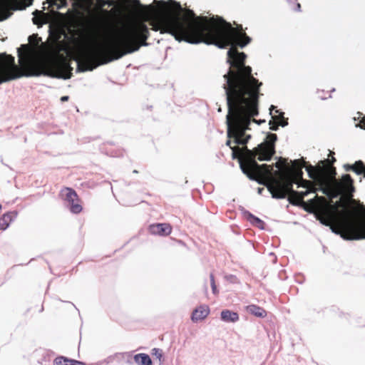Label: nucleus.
<instances>
[{
	"instance_id": "412c9836",
	"label": "nucleus",
	"mask_w": 365,
	"mask_h": 365,
	"mask_svg": "<svg viewBox=\"0 0 365 365\" xmlns=\"http://www.w3.org/2000/svg\"><path fill=\"white\" fill-rule=\"evenodd\" d=\"M61 192H65V200L68 202L70 201H73L74 200H78V195L76 192L71 187H65L61 190Z\"/></svg>"
},
{
	"instance_id": "a878e982",
	"label": "nucleus",
	"mask_w": 365,
	"mask_h": 365,
	"mask_svg": "<svg viewBox=\"0 0 365 365\" xmlns=\"http://www.w3.org/2000/svg\"><path fill=\"white\" fill-rule=\"evenodd\" d=\"M151 354L154 356H155L160 362V364L163 362V352L160 349L158 348H153L151 351Z\"/></svg>"
},
{
	"instance_id": "aec40b11",
	"label": "nucleus",
	"mask_w": 365,
	"mask_h": 365,
	"mask_svg": "<svg viewBox=\"0 0 365 365\" xmlns=\"http://www.w3.org/2000/svg\"><path fill=\"white\" fill-rule=\"evenodd\" d=\"M77 364H79V361L63 356H57L53 360V365H77Z\"/></svg>"
},
{
	"instance_id": "f257e3e1",
	"label": "nucleus",
	"mask_w": 365,
	"mask_h": 365,
	"mask_svg": "<svg viewBox=\"0 0 365 365\" xmlns=\"http://www.w3.org/2000/svg\"><path fill=\"white\" fill-rule=\"evenodd\" d=\"M239 40L230 46L240 47ZM227 63L229 68L223 75V88L226 95L228 113L226 116L227 138H234V143L238 145L247 144L252 138L247 131L250 125L255 123L261 125L265 120H255L259 115V89L262 83L252 75V68L245 64L247 57L245 52L231 47L227 51Z\"/></svg>"
},
{
	"instance_id": "c85d7f7f",
	"label": "nucleus",
	"mask_w": 365,
	"mask_h": 365,
	"mask_svg": "<svg viewBox=\"0 0 365 365\" xmlns=\"http://www.w3.org/2000/svg\"><path fill=\"white\" fill-rule=\"evenodd\" d=\"M53 6H55L58 10L65 8L68 6L67 0H56L55 2L51 3Z\"/></svg>"
},
{
	"instance_id": "7c9ffc66",
	"label": "nucleus",
	"mask_w": 365,
	"mask_h": 365,
	"mask_svg": "<svg viewBox=\"0 0 365 365\" xmlns=\"http://www.w3.org/2000/svg\"><path fill=\"white\" fill-rule=\"evenodd\" d=\"M210 286L212 288V293L215 294L218 292V291H217V287L215 284L213 274H210Z\"/></svg>"
},
{
	"instance_id": "37998d69",
	"label": "nucleus",
	"mask_w": 365,
	"mask_h": 365,
	"mask_svg": "<svg viewBox=\"0 0 365 365\" xmlns=\"http://www.w3.org/2000/svg\"><path fill=\"white\" fill-rule=\"evenodd\" d=\"M335 91V88H333L331 90V92H334Z\"/></svg>"
},
{
	"instance_id": "4468645a",
	"label": "nucleus",
	"mask_w": 365,
	"mask_h": 365,
	"mask_svg": "<svg viewBox=\"0 0 365 365\" xmlns=\"http://www.w3.org/2000/svg\"><path fill=\"white\" fill-rule=\"evenodd\" d=\"M18 212L16 211L4 213L0 219V230H6L9 227L10 223L16 218Z\"/></svg>"
},
{
	"instance_id": "4c0bfd02",
	"label": "nucleus",
	"mask_w": 365,
	"mask_h": 365,
	"mask_svg": "<svg viewBox=\"0 0 365 365\" xmlns=\"http://www.w3.org/2000/svg\"><path fill=\"white\" fill-rule=\"evenodd\" d=\"M319 97H320V98H321L322 100H326V99H327L328 98H331V95H329L328 97H324V96H319Z\"/></svg>"
},
{
	"instance_id": "c756f323",
	"label": "nucleus",
	"mask_w": 365,
	"mask_h": 365,
	"mask_svg": "<svg viewBox=\"0 0 365 365\" xmlns=\"http://www.w3.org/2000/svg\"><path fill=\"white\" fill-rule=\"evenodd\" d=\"M226 281L232 284H237L239 282L237 277L233 274H228L225 276Z\"/></svg>"
},
{
	"instance_id": "423d86ee",
	"label": "nucleus",
	"mask_w": 365,
	"mask_h": 365,
	"mask_svg": "<svg viewBox=\"0 0 365 365\" xmlns=\"http://www.w3.org/2000/svg\"><path fill=\"white\" fill-rule=\"evenodd\" d=\"M305 170L308 177L312 179L318 187L314 192H321L330 199L337 198L341 193V189L339 187L340 182L335 179L336 170L334 168H331L332 176L331 177L324 168L318 170L312 165L307 166Z\"/></svg>"
},
{
	"instance_id": "cd10ccee",
	"label": "nucleus",
	"mask_w": 365,
	"mask_h": 365,
	"mask_svg": "<svg viewBox=\"0 0 365 365\" xmlns=\"http://www.w3.org/2000/svg\"><path fill=\"white\" fill-rule=\"evenodd\" d=\"M343 167L346 171H352L354 173H356L357 175H361V172H360L358 170H357V171H356V170H355V168H356L355 163L354 164H344Z\"/></svg>"
},
{
	"instance_id": "a19ab883",
	"label": "nucleus",
	"mask_w": 365,
	"mask_h": 365,
	"mask_svg": "<svg viewBox=\"0 0 365 365\" xmlns=\"http://www.w3.org/2000/svg\"><path fill=\"white\" fill-rule=\"evenodd\" d=\"M77 365H86V364L79 361V364H77Z\"/></svg>"
},
{
	"instance_id": "f704fd0d",
	"label": "nucleus",
	"mask_w": 365,
	"mask_h": 365,
	"mask_svg": "<svg viewBox=\"0 0 365 365\" xmlns=\"http://www.w3.org/2000/svg\"><path fill=\"white\" fill-rule=\"evenodd\" d=\"M68 98H69V96H62V97L61 98V101L62 102H65V101H67L68 100Z\"/></svg>"
},
{
	"instance_id": "5701e85b",
	"label": "nucleus",
	"mask_w": 365,
	"mask_h": 365,
	"mask_svg": "<svg viewBox=\"0 0 365 365\" xmlns=\"http://www.w3.org/2000/svg\"><path fill=\"white\" fill-rule=\"evenodd\" d=\"M358 117H354V121H358L359 123L355 125L356 128H360L361 129L365 130V115L361 117L362 115L361 113H357Z\"/></svg>"
},
{
	"instance_id": "393cba45",
	"label": "nucleus",
	"mask_w": 365,
	"mask_h": 365,
	"mask_svg": "<svg viewBox=\"0 0 365 365\" xmlns=\"http://www.w3.org/2000/svg\"><path fill=\"white\" fill-rule=\"evenodd\" d=\"M292 10L297 12L301 11V4L297 2V0H286Z\"/></svg>"
},
{
	"instance_id": "f03ea898",
	"label": "nucleus",
	"mask_w": 365,
	"mask_h": 365,
	"mask_svg": "<svg viewBox=\"0 0 365 365\" xmlns=\"http://www.w3.org/2000/svg\"><path fill=\"white\" fill-rule=\"evenodd\" d=\"M133 5L143 9L145 16L154 15L162 18L163 32L173 36L178 41L190 44L203 43L225 48L239 40L240 48H243L252 38L242 30L241 25L234 28L222 17L197 16L192 10L186 14L176 13L170 15V8L165 0H154L153 5L141 4L140 0H131Z\"/></svg>"
},
{
	"instance_id": "c03bdc74",
	"label": "nucleus",
	"mask_w": 365,
	"mask_h": 365,
	"mask_svg": "<svg viewBox=\"0 0 365 365\" xmlns=\"http://www.w3.org/2000/svg\"><path fill=\"white\" fill-rule=\"evenodd\" d=\"M218 111H219V112H220V111H221V108H218Z\"/></svg>"
},
{
	"instance_id": "ea45409f",
	"label": "nucleus",
	"mask_w": 365,
	"mask_h": 365,
	"mask_svg": "<svg viewBox=\"0 0 365 365\" xmlns=\"http://www.w3.org/2000/svg\"><path fill=\"white\" fill-rule=\"evenodd\" d=\"M334 155V153L333 151H330L329 152V156L331 157H334L333 155Z\"/></svg>"
},
{
	"instance_id": "bb28decb",
	"label": "nucleus",
	"mask_w": 365,
	"mask_h": 365,
	"mask_svg": "<svg viewBox=\"0 0 365 365\" xmlns=\"http://www.w3.org/2000/svg\"><path fill=\"white\" fill-rule=\"evenodd\" d=\"M355 170L361 172V175L365 178V163L362 160H359L355 162Z\"/></svg>"
},
{
	"instance_id": "a211bd4d",
	"label": "nucleus",
	"mask_w": 365,
	"mask_h": 365,
	"mask_svg": "<svg viewBox=\"0 0 365 365\" xmlns=\"http://www.w3.org/2000/svg\"><path fill=\"white\" fill-rule=\"evenodd\" d=\"M133 359L138 365H153L151 358L147 354H137L134 355Z\"/></svg>"
},
{
	"instance_id": "9d476101",
	"label": "nucleus",
	"mask_w": 365,
	"mask_h": 365,
	"mask_svg": "<svg viewBox=\"0 0 365 365\" xmlns=\"http://www.w3.org/2000/svg\"><path fill=\"white\" fill-rule=\"evenodd\" d=\"M339 182V180H337ZM342 182H340V188L341 189V193L338 197L345 192L347 196L350 198L353 197L354 192H355V187L354 186V180L349 174H344L342 175Z\"/></svg>"
},
{
	"instance_id": "f3484780",
	"label": "nucleus",
	"mask_w": 365,
	"mask_h": 365,
	"mask_svg": "<svg viewBox=\"0 0 365 365\" xmlns=\"http://www.w3.org/2000/svg\"><path fill=\"white\" fill-rule=\"evenodd\" d=\"M246 310L249 313L260 318H264L267 315V312L263 308L256 304H250L247 306Z\"/></svg>"
},
{
	"instance_id": "1a4fd4ad",
	"label": "nucleus",
	"mask_w": 365,
	"mask_h": 365,
	"mask_svg": "<svg viewBox=\"0 0 365 365\" xmlns=\"http://www.w3.org/2000/svg\"><path fill=\"white\" fill-rule=\"evenodd\" d=\"M29 6L26 0H0V21L9 19L12 11L24 10Z\"/></svg>"
},
{
	"instance_id": "2f4dec72",
	"label": "nucleus",
	"mask_w": 365,
	"mask_h": 365,
	"mask_svg": "<svg viewBox=\"0 0 365 365\" xmlns=\"http://www.w3.org/2000/svg\"><path fill=\"white\" fill-rule=\"evenodd\" d=\"M41 11H38V10H36L33 12V15H34V17L32 19V21H33V23L35 25H38L41 22H40V20L38 19V18H37L36 16V14H41Z\"/></svg>"
},
{
	"instance_id": "c9c22d12",
	"label": "nucleus",
	"mask_w": 365,
	"mask_h": 365,
	"mask_svg": "<svg viewBox=\"0 0 365 365\" xmlns=\"http://www.w3.org/2000/svg\"><path fill=\"white\" fill-rule=\"evenodd\" d=\"M277 110V108H276L274 106L272 105V106H270V108H269L270 114L272 113V110Z\"/></svg>"
},
{
	"instance_id": "dca6fc26",
	"label": "nucleus",
	"mask_w": 365,
	"mask_h": 365,
	"mask_svg": "<svg viewBox=\"0 0 365 365\" xmlns=\"http://www.w3.org/2000/svg\"><path fill=\"white\" fill-rule=\"evenodd\" d=\"M315 218L322 225L329 227L334 220V216L332 214L329 212H325L324 214L317 213L315 215Z\"/></svg>"
},
{
	"instance_id": "b1692460",
	"label": "nucleus",
	"mask_w": 365,
	"mask_h": 365,
	"mask_svg": "<svg viewBox=\"0 0 365 365\" xmlns=\"http://www.w3.org/2000/svg\"><path fill=\"white\" fill-rule=\"evenodd\" d=\"M276 113L279 115V125L282 128L286 127L288 125V118L284 117V113L280 110H276Z\"/></svg>"
},
{
	"instance_id": "72a5a7b5",
	"label": "nucleus",
	"mask_w": 365,
	"mask_h": 365,
	"mask_svg": "<svg viewBox=\"0 0 365 365\" xmlns=\"http://www.w3.org/2000/svg\"><path fill=\"white\" fill-rule=\"evenodd\" d=\"M269 129L273 131H277L279 130V124H273L271 121H269Z\"/></svg>"
},
{
	"instance_id": "6ab92c4d",
	"label": "nucleus",
	"mask_w": 365,
	"mask_h": 365,
	"mask_svg": "<svg viewBox=\"0 0 365 365\" xmlns=\"http://www.w3.org/2000/svg\"><path fill=\"white\" fill-rule=\"evenodd\" d=\"M77 61V68H76V72L77 73H82L86 71H91L97 66L98 64H93L91 62H89L88 61H86L83 63H80L78 61Z\"/></svg>"
},
{
	"instance_id": "20e7f679",
	"label": "nucleus",
	"mask_w": 365,
	"mask_h": 365,
	"mask_svg": "<svg viewBox=\"0 0 365 365\" xmlns=\"http://www.w3.org/2000/svg\"><path fill=\"white\" fill-rule=\"evenodd\" d=\"M19 66H16L14 57L10 55L3 56L0 53V84L21 77L48 76L67 80L71 78L73 68L67 62L60 66L62 71L52 70L43 63L36 61L26 44H22L17 49Z\"/></svg>"
},
{
	"instance_id": "473e14b6",
	"label": "nucleus",
	"mask_w": 365,
	"mask_h": 365,
	"mask_svg": "<svg viewBox=\"0 0 365 365\" xmlns=\"http://www.w3.org/2000/svg\"><path fill=\"white\" fill-rule=\"evenodd\" d=\"M297 187H306L308 185L310 184V182L308 180H305L302 179L300 182H296Z\"/></svg>"
},
{
	"instance_id": "f8f14e48",
	"label": "nucleus",
	"mask_w": 365,
	"mask_h": 365,
	"mask_svg": "<svg viewBox=\"0 0 365 365\" xmlns=\"http://www.w3.org/2000/svg\"><path fill=\"white\" fill-rule=\"evenodd\" d=\"M244 217H245L252 225L257 227L260 230H264V222L258 217L252 214L250 211L245 210L243 207H240Z\"/></svg>"
},
{
	"instance_id": "4be33fe9",
	"label": "nucleus",
	"mask_w": 365,
	"mask_h": 365,
	"mask_svg": "<svg viewBox=\"0 0 365 365\" xmlns=\"http://www.w3.org/2000/svg\"><path fill=\"white\" fill-rule=\"evenodd\" d=\"M78 202H79V199L78 198V200H74L73 201L68 202V203H69V210L73 214H78L83 210L82 206L79 204Z\"/></svg>"
},
{
	"instance_id": "6e6552de",
	"label": "nucleus",
	"mask_w": 365,
	"mask_h": 365,
	"mask_svg": "<svg viewBox=\"0 0 365 365\" xmlns=\"http://www.w3.org/2000/svg\"><path fill=\"white\" fill-rule=\"evenodd\" d=\"M365 211V205L363 206ZM332 233L339 235L345 240H365V218L354 220L340 221V227H336L331 223L329 226Z\"/></svg>"
},
{
	"instance_id": "ddd939ff",
	"label": "nucleus",
	"mask_w": 365,
	"mask_h": 365,
	"mask_svg": "<svg viewBox=\"0 0 365 365\" xmlns=\"http://www.w3.org/2000/svg\"><path fill=\"white\" fill-rule=\"evenodd\" d=\"M210 313V309L208 306L201 305L196 308L192 314L191 319L193 322H197L202 320L207 317Z\"/></svg>"
},
{
	"instance_id": "7ed1b4c3",
	"label": "nucleus",
	"mask_w": 365,
	"mask_h": 365,
	"mask_svg": "<svg viewBox=\"0 0 365 365\" xmlns=\"http://www.w3.org/2000/svg\"><path fill=\"white\" fill-rule=\"evenodd\" d=\"M149 36L147 25L140 22L131 27L124 28L115 34H108L103 29L102 24L98 21H92L81 33V40L86 44H108L116 48L114 59H119L126 54L139 50L140 46H147L145 41Z\"/></svg>"
},
{
	"instance_id": "39448f33",
	"label": "nucleus",
	"mask_w": 365,
	"mask_h": 365,
	"mask_svg": "<svg viewBox=\"0 0 365 365\" xmlns=\"http://www.w3.org/2000/svg\"><path fill=\"white\" fill-rule=\"evenodd\" d=\"M277 138L275 133H267L264 140L253 149H249L247 144L241 145V148L231 147L230 139L227 140L226 145L230 146L232 150V159H238L240 168L243 174L251 180H257L255 172L259 171L261 167L267 168L268 166L267 164H258L257 159L259 161L272 160L276 153L275 143Z\"/></svg>"
},
{
	"instance_id": "2eb2a0df",
	"label": "nucleus",
	"mask_w": 365,
	"mask_h": 365,
	"mask_svg": "<svg viewBox=\"0 0 365 365\" xmlns=\"http://www.w3.org/2000/svg\"><path fill=\"white\" fill-rule=\"evenodd\" d=\"M221 319L225 322H236L239 320V315L237 312L225 309L221 312Z\"/></svg>"
},
{
	"instance_id": "e433bc0d",
	"label": "nucleus",
	"mask_w": 365,
	"mask_h": 365,
	"mask_svg": "<svg viewBox=\"0 0 365 365\" xmlns=\"http://www.w3.org/2000/svg\"><path fill=\"white\" fill-rule=\"evenodd\" d=\"M263 190H264V188H262V187H258L257 188V192L259 194H262Z\"/></svg>"
},
{
	"instance_id": "79ce46f5",
	"label": "nucleus",
	"mask_w": 365,
	"mask_h": 365,
	"mask_svg": "<svg viewBox=\"0 0 365 365\" xmlns=\"http://www.w3.org/2000/svg\"><path fill=\"white\" fill-rule=\"evenodd\" d=\"M133 173H138V171H137L136 170H133Z\"/></svg>"
},
{
	"instance_id": "0eeeda50",
	"label": "nucleus",
	"mask_w": 365,
	"mask_h": 365,
	"mask_svg": "<svg viewBox=\"0 0 365 365\" xmlns=\"http://www.w3.org/2000/svg\"><path fill=\"white\" fill-rule=\"evenodd\" d=\"M292 180L282 181L276 180L274 182L267 185L268 191L272 197L274 199H284L289 195L288 201L293 205H299L304 203L303 199L311 192L309 190L304 191H296L293 189Z\"/></svg>"
},
{
	"instance_id": "58836bf2",
	"label": "nucleus",
	"mask_w": 365,
	"mask_h": 365,
	"mask_svg": "<svg viewBox=\"0 0 365 365\" xmlns=\"http://www.w3.org/2000/svg\"><path fill=\"white\" fill-rule=\"evenodd\" d=\"M336 162V158L334 157H331V163L333 164Z\"/></svg>"
},
{
	"instance_id": "9b49d317",
	"label": "nucleus",
	"mask_w": 365,
	"mask_h": 365,
	"mask_svg": "<svg viewBox=\"0 0 365 365\" xmlns=\"http://www.w3.org/2000/svg\"><path fill=\"white\" fill-rule=\"evenodd\" d=\"M149 230L153 235L166 236L171 233L172 228L168 223H158L150 225Z\"/></svg>"
}]
</instances>
